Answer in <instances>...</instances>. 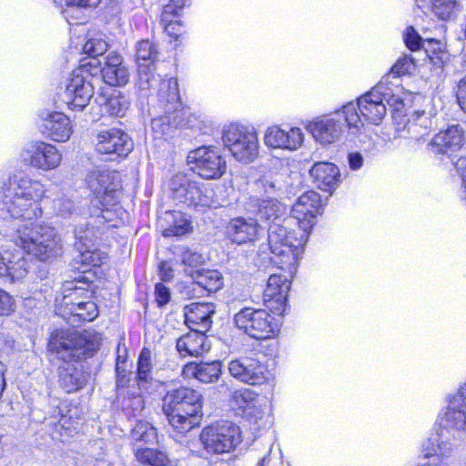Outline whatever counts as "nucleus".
Returning a JSON list of instances; mask_svg holds the SVG:
<instances>
[{
    "label": "nucleus",
    "mask_w": 466,
    "mask_h": 466,
    "mask_svg": "<svg viewBox=\"0 0 466 466\" xmlns=\"http://www.w3.org/2000/svg\"><path fill=\"white\" fill-rule=\"evenodd\" d=\"M45 192L43 184L23 173L10 176L0 185V217L24 219L16 228L15 243L41 261L62 254L61 238L56 229L32 222L42 215L39 201Z\"/></svg>",
    "instance_id": "f257e3e1"
},
{
    "label": "nucleus",
    "mask_w": 466,
    "mask_h": 466,
    "mask_svg": "<svg viewBox=\"0 0 466 466\" xmlns=\"http://www.w3.org/2000/svg\"><path fill=\"white\" fill-rule=\"evenodd\" d=\"M100 341L101 335L94 330L57 329L51 334L48 349L65 362L58 368V383L66 392L77 391L86 383L82 368L70 362L92 356L98 350Z\"/></svg>",
    "instance_id": "f03ea898"
},
{
    "label": "nucleus",
    "mask_w": 466,
    "mask_h": 466,
    "mask_svg": "<svg viewBox=\"0 0 466 466\" xmlns=\"http://www.w3.org/2000/svg\"><path fill=\"white\" fill-rule=\"evenodd\" d=\"M135 85L137 95L142 98L151 96L157 86H159L157 100L164 114L152 120L154 132L168 135L173 128L183 125L184 112L177 79L160 80V76L156 73V66L139 65Z\"/></svg>",
    "instance_id": "7ed1b4c3"
},
{
    "label": "nucleus",
    "mask_w": 466,
    "mask_h": 466,
    "mask_svg": "<svg viewBox=\"0 0 466 466\" xmlns=\"http://www.w3.org/2000/svg\"><path fill=\"white\" fill-rule=\"evenodd\" d=\"M162 410L177 431L187 432L199 424L202 416L201 396L187 387L168 390L162 399Z\"/></svg>",
    "instance_id": "20e7f679"
},
{
    "label": "nucleus",
    "mask_w": 466,
    "mask_h": 466,
    "mask_svg": "<svg viewBox=\"0 0 466 466\" xmlns=\"http://www.w3.org/2000/svg\"><path fill=\"white\" fill-rule=\"evenodd\" d=\"M284 224L273 223L268 227V246L272 254L271 261L278 268L293 275L303 253V247L307 241V232H299L298 236L294 230H289L285 220Z\"/></svg>",
    "instance_id": "39448f33"
},
{
    "label": "nucleus",
    "mask_w": 466,
    "mask_h": 466,
    "mask_svg": "<svg viewBox=\"0 0 466 466\" xmlns=\"http://www.w3.org/2000/svg\"><path fill=\"white\" fill-rule=\"evenodd\" d=\"M380 88L376 86L361 96L357 105L349 103L342 107L344 122L351 133H360L364 127V121L379 125L385 116V96Z\"/></svg>",
    "instance_id": "423d86ee"
},
{
    "label": "nucleus",
    "mask_w": 466,
    "mask_h": 466,
    "mask_svg": "<svg viewBox=\"0 0 466 466\" xmlns=\"http://www.w3.org/2000/svg\"><path fill=\"white\" fill-rule=\"evenodd\" d=\"M170 197L177 206L194 208H218L220 206L214 189L200 185L183 173L175 174L169 182Z\"/></svg>",
    "instance_id": "0eeeda50"
},
{
    "label": "nucleus",
    "mask_w": 466,
    "mask_h": 466,
    "mask_svg": "<svg viewBox=\"0 0 466 466\" xmlns=\"http://www.w3.org/2000/svg\"><path fill=\"white\" fill-rule=\"evenodd\" d=\"M199 441L207 453L223 454L230 452L241 442V432L233 422L221 420L204 428Z\"/></svg>",
    "instance_id": "6e6552de"
},
{
    "label": "nucleus",
    "mask_w": 466,
    "mask_h": 466,
    "mask_svg": "<svg viewBox=\"0 0 466 466\" xmlns=\"http://www.w3.org/2000/svg\"><path fill=\"white\" fill-rule=\"evenodd\" d=\"M267 310L254 308H244L234 316L236 327L255 339H266L273 337L278 331Z\"/></svg>",
    "instance_id": "1a4fd4ad"
},
{
    "label": "nucleus",
    "mask_w": 466,
    "mask_h": 466,
    "mask_svg": "<svg viewBox=\"0 0 466 466\" xmlns=\"http://www.w3.org/2000/svg\"><path fill=\"white\" fill-rule=\"evenodd\" d=\"M222 140L232 156L239 161L249 162L258 156L257 134L244 126L231 124L227 127Z\"/></svg>",
    "instance_id": "9d476101"
},
{
    "label": "nucleus",
    "mask_w": 466,
    "mask_h": 466,
    "mask_svg": "<svg viewBox=\"0 0 466 466\" xmlns=\"http://www.w3.org/2000/svg\"><path fill=\"white\" fill-rule=\"evenodd\" d=\"M191 170L203 179H218L226 172L227 163L212 147H199L187 155Z\"/></svg>",
    "instance_id": "9b49d317"
},
{
    "label": "nucleus",
    "mask_w": 466,
    "mask_h": 466,
    "mask_svg": "<svg viewBox=\"0 0 466 466\" xmlns=\"http://www.w3.org/2000/svg\"><path fill=\"white\" fill-rule=\"evenodd\" d=\"M89 222L85 225L86 228L78 225L75 229V237L77 240L76 246L78 249L75 261L80 265L77 268L83 272L88 271L92 267H99L107 258L106 253L96 248H92L97 237L95 226L92 225L89 228Z\"/></svg>",
    "instance_id": "f8f14e48"
},
{
    "label": "nucleus",
    "mask_w": 466,
    "mask_h": 466,
    "mask_svg": "<svg viewBox=\"0 0 466 466\" xmlns=\"http://www.w3.org/2000/svg\"><path fill=\"white\" fill-rule=\"evenodd\" d=\"M88 76L86 69L77 68L66 86L63 100L72 111H82L94 95L93 85L86 79Z\"/></svg>",
    "instance_id": "ddd939ff"
},
{
    "label": "nucleus",
    "mask_w": 466,
    "mask_h": 466,
    "mask_svg": "<svg viewBox=\"0 0 466 466\" xmlns=\"http://www.w3.org/2000/svg\"><path fill=\"white\" fill-rule=\"evenodd\" d=\"M344 116L342 108L330 115H325L310 121L306 128L314 139L323 146L337 142L343 132Z\"/></svg>",
    "instance_id": "4468645a"
},
{
    "label": "nucleus",
    "mask_w": 466,
    "mask_h": 466,
    "mask_svg": "<svg viewBox=\"0 0 466 466\" xmlns=\"http://www.w3.org/2000/svg\"><path fill=\"white\" fill-rule=\"evenodd\" d=\"M22 160L35 168L52 170L57 167L62 156L51 144L35 141L27 144L21 154Z\"/></svg>",
    "instance_id": "2eb2a0df"
},
{
    "label": "nucleus",
    "mask_w": 466,
    "mask_h": 466,
    "mask_svg": "<svg viewBox=\"0 0 466 466\" xmlns=\"http://www.w3.org/2000/svg\"><path fill=\"white\" fill-rule=\"evenodd\" d=\"M320 197L315 191H307L301 195L291 209V218H285L287 224H297L301 231L308 232L315 224Z\"/></svg>",
    "instance_id": "dca6fc26"
},
{
    "label": "nucleus",
    "mask_w": 466,
    "mask_h": 466,
    "mask_svg": "<svg viewBox=\"0 0 466 466\" xmlns=\"http://www.w3.org/2000/svg\"><path fill=\"white\" fill-rule=\"evenodd\" d=\"M228 372L239 381L250 385H261L268 380V369L258 359L240 357L228 364Z\"/></svg>",
    "instance_id": "f3484780"
},
{
    "label": "nucleus",
    "mask_w": 466,
    "mask_h": 466,
    "mask_svg": "<svg viewBox=\"0 0 466 466\" xmlns=\"http://www.w3.org/2000/svg\"><path fill=\"white\" fill-rule=\"evenodd\" d=\"M118 174L114 171L95 168L86 177L88 188L96 195L102 205H111L116 201L117 190L116 178Z\"/></svg>",
    "instance_id": "a211bd4d"
},
{
    "label": "nucleus",
    "mask_w": 466,
    "mask_h": 466,
    "mask_svg": "<svg viewBox=\"0 0 466 466\" xmlns=\"http://www.w3.org/2000/svg\"><path fill=\"white\" fill-rule=\"evenodd\" d=\"M95 148L99 154L127 157L133 149V143L124 131L112 127L97 132Z\"/></svg>",
    "instance_id": "6ab92c4d"
},
{
    "label": "nucleus",
    "mask_w": 466,
    "mask_h": 466,
    "mask_svg": "<svg viewBox=\"0 0 466 466\" xmlns=\"http://www.w3.org/2000/svg\"><path fill=\"white\" fill-rule=\"evenodd\" d=\"M444 430L431 439V445L422 451L428 461L423 466H451L455 461L456 447L444 436Z\"/></svg>",
    "instance_id": "aec40b11"
},
{
    "label": "nucleus",
    "mask_w": 466,
    "mask_h": 466,
    "mask_svg": "<svg viewBox=\"0 0 466 466\" xmlns=\"http://www.w3.org/2000/svg\"><path fill=\"white\" fill-rule=\"evenodd\" d=\"M462 130L458 126H451L447 130L436 134L427 144V150L433 156L451 158V156L462 146ZM452 161V159H451Z\"/></svg>",
    "instance_id": "412c9836"
},
{
    "label": "nucleus",
    "mask_w": 466,
    "mask_h": 466,
    "mask_svg": "<svg viewBox=\"0 0 466 466\" xmlns=\"http://www.w3.org/2000/svg\"><path fill=\"white\" fill-rule=\"evenodd\" d=\"M38 127L44 136L57 142L68 140L72 134L70 120L61 112L42 111Z\"/></svg>",
    "instance_id": "4be33fe9"
},
{
    "label": "nucleus",
    "mask_w": 466,
    "mask_h": 466,
    "mask_svg": "<svg viewBox=\"0 0 466 466\" xmlns=\"http://www.w3.org/2000/svg\"><path fill=\"white\" fill-rule=\"evenodd\" d=\"M289 287L290 282L287 277L279 274L270 275L263 295L264 305L268 309L278 314L285 311Z\"/></svg>",
    "instance_id": "5701e85b"
},
{
    "label": "nucleus",
    "mask_w": 466,
    "mask_h": 466,
    "mask_svg": "<svg viewBox=\"0 0 466 466\" xmlns=\"http://www.w3.org/2000/svg\"><path fill=\"white\" fill-rule=\"evenodd\" d=\"M216 307L212 303L193 302L184 307L185 322L190 329L207 332L212 325Z\"/></svg>",
    "instance_id": "b1692460"
},
{
    "label": "nucleus",
    "mask_w": 466,
    "mask_h": 466,
    "mask_svg": "<svg viewBox=\"0 0 466 466\" xmlns=\"http://www.w3.org/2000/svg\"><path fill=\"white\" fill-rule=\"evenodd\" d=\"M442 424L445 428L466 433V385L450 401Z\"/></svg>",
    "instance_id": "393cba45"
},
{
    "label": "nucleus",
    "mask_w": 466,
    "mask_h": 466,
    "mask_svg": "<svg viewBox=\"0 0 466 466\" xmlns=\"http://www.w3.org/2000/svg\"><path fill=\"white\" fill-rule=\"evenodd\" d=\"M265 144L273 148L295 150L303 143V133L299 127H292L286 132L278 127H271L265 134Z\"/></svg>",
    "instance_id": "a878e982"
},
{
    "label": "nucleus",
    "mask_w": 466,
    "mask_h": 466,
    "mask_svg": "<svg viewBox=\"0 0 466 466\" xmlns=\"http://www.w3.org/2000/svg\"><path fill=\"white\" fill-rule=\"evenodd\" d=\"M258 230L259 224L253 218H234L227 226L228 238L238 245L255 240Z\"/></svg>",
    "instance_id": "bb28decb"
},
{
    "label": "nucleus",
    "mask_w": 466,
    "mask_h": 466,
    "mask_svg": "<svg viewBox=\"0 0 466 466\" xmlns=\"http://www.w3.org/2000/svg\"><path fill=\"white\" fill-rule=\"evenodd\" d=\"M101 69L103 80L112 86H123L129 81V71L123 64L122 57L116 53H109L104 58Z\"/></svg>",
    "instance_id": "cd10ccee"
},
{
    "label": "nucleus",
    "mask_w": 466,
    "mask_h": 466,
    "mask_svg": "<svg viewBox=\"0 0 466 466\" xmlns=\"http://www.w3.org/2000/svg\"><path fill=\"white\" fill-rule=\"evenodd\" d=\"M186 274L193 280V290L196 291L198 289L201 294L216 292L223 286V277L218 270L186 268Z\"/></svg>",
    "instance_id": "c85d7f7f"
},
{
    "label": "nucleus",
    "mask_w": 466,
    "mask_h": 466,
    "mask_svg": "<svg viewBox=\"0 0 466 466\" xmlns=\"http://www.w3.org/2000/svg\"><path fill=\"white\" fill-rule=\"evenodd\" d=\"M186 378H195L203 383H212L219 379L221 363L215 362H190L184 366L182 370Z\"/></svg>",
    "instance_id": "c756f323"
},
{
    "label": "nucleus",
    "mask_w": 466,
    "mask_h": 466,
    "mask_svg": "<svg viewBox=\"0 0 466 466\" xmlns=\"http://www.w3.org/2000/svg\"><path fill=\"white\" fill-rule=\"evenodd\" d=\"M192 331L180 337L177 340V350L183 357L199 356L208 350L205 331L191 329Z\"/></svg>",
    "instance_id": "7c9ffc66"
},
{
    "label": "nucleus",
    "mask_w": 466,
    "mask_h": 466,
    "mask_svg": "<svg viewBox=\"0 0 466 466\" xmlns=\"http://www.w3.org/2000/svg\"><path fill=\"white\" fill-rule=\"evenodd\" d=\"M317 186L325 191L333 188L339 182L340 173L332 163L318 162L309 170Z\"/></svg>",
    "instance_id": "2f4dec72"
},
{
    "label": "nucleus",
    "mask_w": 466,
    "mask_h": 466,
    "mask_svg": "<svg viewBox=\"0 0 466 466\" xmlns=\"http://www.w3.org/2000/svg\"><path fill=\"white\" fill-rule=\"evenodd\" d=\"M26 272V261L24 258L0 251V277H9L15 281L23 279Z\"/></svg>",
    "instance_id": "473e14b6"
},
{
    "label": "nucleus",
    "mask_w": 466,
    "mask_h": 466,
    "mask_svg": "<svg viewBox=\"0 0 466 466\" xmlns=\"http://www.w3.org/2000/svg\"><path fill=\"white\" fill-rule=\"evenodd\" d=\"M130 439L134 446L135 452L137 450H144L145 445H151L157 442V434L155 427L145 420H139L136 423L130 431Z\"/></svg>",
    "instance_id": "72a5a7b5"
},
{
    "label": "nucleus",
    "mask_w": 466,
    "mask_h": 466,
    "mask_svg": "<svg viewBox=\"0 0 466 466\" xmlns=\"http://www.w3.org/2000/svg\"><path fill=\"white\" fill-rule=\"evenodd\" d=\"M136 380L138 387L146 390L153 381V364L151 352L147 348H143L139 353L137 363Z\"/></svg>",
    "instance_id": "f704fd0d"
},
{
    "label": "nucleus",
    "mask_w": 466,
    "mask_h": 466,
    "mask_svg": "<svg viewBox=\"0 0 466 466\" xmlns=\"http://www.w3.org/2000/svg\"><path fill=\"white\" fill-rule=\"evenodd\" d=\"M286 212V207L275 198L262 199L258 204V216L270 224L279 223Z\"/></svg>",
    "instance_id": "c9c22d12"
},
{
    "label": "nucleus",
    "mask_w": 466,
    "mask_h": 466,
    "mask_svg": "<svg viewBox=\"0 0 466 466\" xmlns=\"http://www.w3.org/2000/svg\"><path fill=\"white\" fill-rule=\"evenodd\" d=\"M432 121L424 111H416L412 115V119H409L406 127L410 134V138L420 141L428 136L431 128Z\"/></svg>",
    "instance_id": "e433bc0d"
},
{
    "label": "nucleus",
    "mask_w": 466,
    "mask_h": 466,
    "mask_svg": "<svg viewBox=\"0 0 466 466\" xmlns=\"http://www.w3.org/2000/svg\"><path fill=\"white\" fill-rule=\"evenodd\" d=\"M93 290L91 289V283L84 279H75L74 281H66L64 284V298L63 303L68 304V300L76 299L78 297L83 299H91Z\"/></svg>",
    "instance_id": "4c0bfd02"
},
{
    "label": "nucleus",
    "mask_w": 466,
    "mask_h": 466,
    "mask_svg": "<svg viewBox=\"0 0 466 466\" xmlns=\"http://www.w3.org/2000/svg\"><path fill=\"white\" fill-rule=\"evenodd\" d=\"M70 314L78 317L82 321H92L98 316L96 304L92 300L76 301V299L68 300L65 305Z\"/></svg>",
    "instance_id": "58836bf2"
},
{
    "label": "nucleus",
    "mask_w": 466,
    "mask_h": 466,
    "mask_svg": "<svg viewBox=\"0 0 466 466\" xmlns=\"http://www.w3.org/2000/svg\"><path fill=\"white\" fill-rule=\"evenodd\" d=\"M283 177L282 173L270 170L258 179L257 186L262 188L265 194H279L285 187Z\"/></svg>",
    "instance_id": "ea45409f"
},
{
    "label": "nucleus",
    "mask_w": 466,
    "mask_h": 466,
    "mask_svg": "<svg viewBox=\"0 0 466 466\" xmlns=\"http://www.w3.org/2000/svg\"><path fill=\"white\" fill-rule=\"evenodd\" d=\"M158 49L157 46L149 40H142L137 44L136 46V58L137 67L139 65H150L156 66L155 62L157 60Z\"/></svg>",
    "instance_id": "a19ab883"
},
{
    "label": "nucleus",
    "mask_w": 466,
    "mask_h": 466,
    "mask_svg": "<svg viewBox=\"0 0 466 466\" xmlns=\"http://www.w3.org/2000/svg\"><path fill=\"white\" fill-rule=\"evenodd\" d=\"M136 458L140 462L151 466H168L170 462L166 453L148 448L137 450L136 451Z\"/></svg>",
    "instance_id": "79ce46f5"
},
{
    "label": "nucleus",
    "mask_w": 466,
    "mask_h": 466,
    "mask_svg": "<svg viewBox=\"0 0 466 466\" xmlns=\"http://www.w3.org/2000/svg\"><path fill=\"white\" fill-rule=\"evenodd\" d=\"M426 3L431 5V11L440 19L448 20L451 19L459 4L456 0H424Z\"/></svg>",
    "instance_id": "37998d69"
},
{
    "label": "nucleus",
    "mask_w": 466,
    "mask_h": 466,
    "mask_svg": "<svg viewBox=\"0 0 466 466\" xmlns=\"http://www.w3.org/2000/svg\"><path fill=\"white\" fill-rule=\"evenodd\" d=\"M177 254L179 256L181 263L185 266V273L186 268L198 270L197 268L204 263V257L202 254L192 250L189 248L178 247Z\"/></svg>",
    "instance_id": "c03bdc74"
},
{
    "label": "nucleus",
    "mask_w": 466,
    "mask_h": 466,
    "mask_svg": "<svg viewBox=\"0 0 466 466\" xmlns=\"http://www.w3.org/2000/svg\"><path fill=\"white\" fill-rule=\"evenodd\" d=\"M232 400L245 414L248 409L258 404V395L248 389H240L233 392Z\"/></svg>",
    "instance_id": "a18cd8bd"
},
{
    "label": "nucleus",
    "mask_w": 466,
    "mask_h": 466,
    "mask_svg": "<svg viewBox=\"0 0 466 466\" xmlns=\"http://www.w3.org/2000/svg\"><path fill=\"white\" fill-rule=\"evenodd\" d=\"M174 222L169 228L164 230L165 237L170 236H183L190 231L191 225L189 219L186 217L185 214L181 212H175L174 215Z\"/></svg>",
    "instance_id": "49530a36"
},
{
    "label": "nucleus",
    "mask_w": 466,
    "mask_h": 466,
    "mask_svg": "<svg viewBox=\"0 0 466 466\" xmlns=\"http://www.w3.org/2000/svg\"><path fill=\"white\" fill-rule=\"evenodd\" d=\"M127 108L128 102L122 96H111L105 104L106 111L111 116H123Z\"/></svg>",
    "instance_id": "de8ad7c7"
},
{
    "label": "nucleus",
    "mask_w": 466,
    "mask_h": 466,
    "mask_svg": "<svg viewBox=\"0 0 466 466\" xmlns=\"http://www.w3.org/2000/svg\"><path fill=\"white\" fill-rule=\"evenodd\" d=\"M53 208L57 216L66 218L76 211V205L70 198L63 195L54 199Z\"/></svg>",
    "instance_id": "09e8293b"
},
{
    "label": "nucleus",
    "mask_w": 466,
    "mask_h": 466,
    "mask_svg": "<svg viewBox=\"0 0 466 466\" xmlns=\"http://www.w3.org/2000/svg\"><path fill=\"white\" fill-rule=\"evenodd\" d=\"M184 6H178L171 2L163 7V11L161 14V24L163 25L165 31L168 35L173 34V32L170 30V27L174 25L172 18L178 15V12Z\"/></svg>",
    "instance_id": "8fccbe9b"
},
{
    "label": "nucleus",
    "mask_w": 466,
    "mask_h": 466,
    "mask_svg": "<svg viewBox=\"0 0 466 466\" xmlns=\"http://www.w3.org/2000/svg\"><path fill=\"white\" fill-rule=\"evenodd\" d=\"M415 68L413 58L404 56L397 60L390 69V73L396 76L410 75Z\"/></svg>",
    "instance_id": "3c124183"
},
{
    "label": "nucleus",
    "mask_w": 466,
    "mask_h": 466,
    "mask_svg": "<svg viewBox=\"0 0 466 466\" xmlns=\"http://www.w3.org/2000/svg\"><path fill=\"white\" fill-rule=\"evenodd\" d=\"M244 416L250 423L256 425L257 429L265 427L268 420L266 412L258 403L254 408L248 409Z\"/></svg>",
    "instance_id": "603ef678"
},
{
    "label": "nucleus",
    "mask_w": 466,
    "mask_h": 466,
    "mask_svg": "<svg viewBox=\"0 0 466 466\" xmlns=\"http://www.w3.org/2000/svg\"><path fill=\"white\" fill-rule=\"evenodd\" d=\"M15 309V299L8 292L0 289V316H9Z\"/></svg>",
    "instance_id": "864d4df0"
},
{
    "label": "nucleus",
    "mask_w": 466,
    "mask_h": 466,
    "mask_svg": "<svg viewBox=\"0 0 466 466\" xmlns=\"http://www.w3.org/2000/svg\"><path fill=\"white\" fill-rule=\"evenodd\" d=\"M107 49V44L104 40L91 39L84 46V50L91 56H102Z\"/></svg>",
    "instance_id": "5fc2aeb1"
},
{
    "label": "nucleus",
    "mask_w": 466,
    "mask_h": 466,
    "mask_svg": "<svg viewBox=\"0 0 466 466\" xmlns=\"http://www.w3.org/2000/svg\"><path fill=\"white\" fill-rule=\"evenodd\" d=\"M404 41L411 51L419 50L421 46V38L413 27H408L404 35Z\"/></svg>",
    "instance_id": "6e6d98bb"
},
{
    "label": "nucleus",
    "mask_w": 466,
    "mask_h": 466,
    "mask_svg": "<svg viewBox=\"0 0 466 466\" xmlns=\"http://www.w3.org/2000/svg\"><path fill=\"white\" fill-rule=\"evenodd\" d=\"M156 301L158 306L163 307L170 300V290L162 283H157L155 286Z\"/></svg>",
    "instance_id": "4d7b16f0"
},
{
    "label": "nucleus",
    "mask_w": 466,
    "mask_h": 466,
    "mask_svg": "<svg viewBox=\"0 0 466 466\" xmlns=\"http://www.w3.org/2000/svg\"><path fill=\"white\" fill-rule=\"evenodd\" d=\"M456 97L461 110L466 112V76L457 83Z\"/></svg>",
    "instance_id": "13d9d810"
},
{
    "label": "nucleus",
    "mask_w": 466,
    "mask_h": 466,
    "mask_svg": "<svg viewBox=\"0 0 466 466\" xmlns=\"http://www.w3.org/2000/svg\"><path fill=\"white\" fill-rule=\"evenodd\" d=\"M159 276L163 281H169L173 278V269L167 262L163 261L159 264Z\"/></svg>",
    "instance_id": "bf43d9fd"
},
{
    "label": "nucleus",
    "mask_w": 466,
    "mask_h": 466,
    "mask_svg": "<svg viewBox=\"0 0 466 466\" xmlns=\"http://www.w3.org/2000/svg\"><path fill=\"white\" fill-rule=\"evenodd\" d=\"M67 5L78 7H96L101 0H66Z\"/></svg>",
    "instance_id": "052dcab7"
},
{
    "label": "nucleus",
    "mask_w": 466,
    "mask_h": 466,
    "mask_svg": "<svg viewBox=\"0 0 466 466\" xmlns=\"http://www.w3.org/2000/svg\"><path fill=\"white\" fill-rule=\"evenodd\" d=\"M456 170L461 173L462 179V188H466V157H460L456 162L453 163Z\"/></svg>",
    "instance_id": "680f3d73"
},
{
    "label": "nucleus",
    "mask_w": 466,
    "mask_h": 466,
    "mask_svg": "<svg viewBox=\"0 0 466 466\" xmlns=\"http://www.w3.org/2000/svg\"><path fill=\"white\" fill-rule=\"evenodd\" d=\"M350 167L353 170L360 168L363 163V157L360 153H350L348 156Z\"/></svg>",
    "instance_id": "e2e57ef3"
},
{
    "label": "nucleus",
    "mask_w": 466,
    "mask_h": 466,
    "mask_svg": "<svg viewBox=\"0 0 466 466\" xmlns=\"http://www.w3.org/2000/svg\"><path fill=\"white\" fill-rule=\"evenodd\" d=\"M6 370L5 365L0 361V397L3 394V391L5 388V372Z\"/></svg>",
    "instance_id": "0e129e2a"
},
{
    "label": "nucleus",
    "mask_w": 466,
    "mask_h": 466,
    "mask_svg": "<svg viewBox=\"0 0 466 466\" xmlns=\"http://www.w3.org/2000/svg\"><path fill=\"white\" fill-rule=\"evenodd\" d=\"M105 213H108V210H103V209H102V210H101V216L96 215V219L97 221H96V223H97V224H104V223H105V221H106V220H107V218L106 217Z\"/></svg>",
    "instance_id": "69168bd1"
},
{
    "label": "nucleus",
    "mask_w": 466,
    "mask_h": 466,
    "mask_svg": "<svg viewBox=\"0 0 466 466\" xmlns=\"http://www.w3.org/2000/svg\"><path fill=\"white\" fill-rule=\"evenodd\" d=\"M121 363H125V358H122L120 355H118L117 359H116V372L117 374H120V372H121V366H120Z\"/></svg>",
    "instance_id": "338daca9"
},
{
    "label": "nucleus",
    "mask_w": 466,
    "mask_h": 466,
    "mask_svg": "<svg viewBox=\"0 0 466 466\" xmlns=\"http://www.w3.org/2000/svg\"><path fill=\"white\" fill-rule=\"evenodd\" d=\"M268 458L267 456H264L262 459L259 460L257 466H268Z\"/></svg>",
    "instance_id": "774afa93"
}]
</instances>
